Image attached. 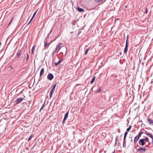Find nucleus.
<instances>
[{
    "label": "nucleus",
    "instance_id": "1",
    "mask_svg": "<svg viewBox=\"0 0 153 153\" xmlns=\"http://www.w3.org/2000/svg\"><path fill=\"white\" fill-rule=\"evenodd\" d=\"M146 148L144 147H141L137 149V152L140 153H143L146 152Z\"/></svg>",
    "mask_w": 153,
    "mask_h": 153
},
{
    "label": "nucleus",
    "instance_id": "2",
    "mask_svg": "<svg viewBox=\"0 0 153 153\" xmlns=\"http://www.w3.org/2000/svg\"><path fill=\"white\" fill-rule=\"evenodd\" d=\"M128 35L127 36V39L126 41V44L124 50V53H126L127 52L128 49Z\"/></svg>",
    "mask_w": 153,
    "mask_h": 153
},
{
    "label": "nucleus",
    "instance_id": "3",
    "mask_svg": "<svg viewBox=\"0 0 153 153\" xmlns=\"http://www.w3.org/2000/svg\"><path fill=\"white\" fill-rule=\"evenodd\" d=\"M54 77L53 74L51 73H49L47 76L48 79L49 80H51Z\"/></svg>",
    "mask_w": 153,
    "mask_h": 153
},
{
    "label": "nucleus",
    "instance_id": "4",
    "mask_svg": "<svg viewBox=\"0 0 153 153\" xmlns=\"http://www.w3.org/2000/svg\"><path fill=\"white\" fill-rule=\"evenodd\" d=\"M139 144L141 146H143L145 144L144 140V139H140L138 142Z\"/></svg>",
    "mask_w": 153,
    "mask_h": 153
},
{
    "label": "nucleus",
    "instance_id": "5",
    "mask_svg": "<svg viewBox=\"0 0 153 153\" xmlns=\"http://www.w3.org/2000/svg\"><path fill=\"white\" fill-rule=\"evenodd\" d=\"M55 40H52L50 43H47V40L46 39H45L44 41V47L45 48L48 47L49 45L51 44V42H52L53 41H54Z\"/></svg>",
    "mask_w": 153,
    "mask_h": 153
},
{
    "label": "nucleus",
    "instance_id": "6",
    "mask_svg": "<svg viewBox=\"0 0 153 153\" xmlns=\"http://www.w3.org/2000/svg\"><path fill=\"white\" fill-rule=\"evenodd\" d=\"M22 86V84L20 85V90H21V92H20V95H21V97H23V95H23L22 94L23 93V91H24L25 89V87H23L22 88H21V87Z\"/></svg>",
    "mask_w": 153,
    "mask_h": 153
},
{
    "label": "nucleus",
    "instance_id": "7",
    "mask_svg": "<svg viewBox=\"0 0 153 153\" xmlns=\"http://www.w3.org/2000/svg\"><path fill=\"white\" fill-rule=\"evenodd\" d=\"M38 10H37L34 13L33 15V16L32 17V18H31V19H30V21H29V22L28 23V25H29L30 23V22H31L32 21V20L33 19V18L35 16Z\"/></svg>",
    "mask_w": 153,
    "mask_h": 153
},
{
    "label": "nucleus",
    "instance_id": "8",
    "mask_svg": "<svg viewBox=\"0 0 153 153\" xmlns=\"http://www.w3.org/2000/svg\"><path fill=\"white\" fill-rule=\"evenodd\" d=\"M56 48V49H57L58 50H60L61 48V44L60 43H59L58 44Z\"/></svg>",
    "mask_w": 153,
    "mask_h": 153
},
{
    "label": "nucleus",
    "instance_id": "9",
    "mask_svg": "<svg viewBox=\"0 0 153 153\" xmlns=\"http://www.w3.org/2000/svg\"><path fill=\"white\" fill-rule=\"evenodd\" d=\"M44 68H42L41 70L40 73V77L44 74Z\"/></svg>",
    "mask_w": 153,
    "mask_h": 153
},
{
    "label": "nucleus",
    "instance_id": "10",
    "mask_svg": "<svg viewBox=\"0 0 153 153\" xmlns=\"http://www.w3.org/2000/svg\"><path fill=\"white\" fill-rule=\"evenodd\" d=\"M140 138L136 136L134 138V144H135L137 142V141Z\"/></svg>",
    "mask_w": 153,
    "mask_h": 153
},
{
    "label": "nucleus",
    "instance_id": "11",
    "mask_svg": "<svg viewBox=\"0 0 153 153\" xmlns=\"http://www.w3.org/2000/svg\"><path fill=\"white\" fill-rule=\"evenodd\" d=\"M147 120L148 121L149 124H152L153 122V120L150 119V118L147 119Z\"/></svg>",
    "mask_w": 153,
    "mask_h": 153
},
{
    "label": "nucleus",
    "instance_id": "12",
    "mask_svg": "<svg viewBox=\"0 0 153 153\" xmlns=\"http://www.w3.org/2000/svg\"><path fill=\"white\" fill-rule=\"evenodd\" d=\"M54 90H55V89H54L52 88L51 90V91H50V98H51V97L52 95L53 94L54 92Z\"/></svg>",
    "mask_w": 153,
    "mask_h": 153
},
{
    "label": "nucleus",
    "instance_id": "13",
    "mask_svg": "<svg viewBox=\"0 0 153 153\" xmlns=\"http://www.w3.org/2000/svg\"><path fill=\"white\" fill-rule=\"evenodd\" d=\"M77 10L79 12H84V10L83 9L80 8L79 7L77 8Z\"/></svg>",
    "mask_w": 153,
    "mask_h": 153
},
{
    "label": "nucleus",
    "instance_id": "14",
    "mask_svg": "<svg viewBox=\"0 0 153 153\" xmlns=\"http://www.w3.org/2000/svg\"><path fill=\"white\" fill-rule=\"evenodd\" d=\"M63 59L62 58V59L61 60H59V61H58V62H54V64H55V65L56 66H57V65L60 64L61 62L63 60Z\"/></svg>",
    "mask_w": 153,
    "mask_h": 153
},
{
    "label": "nucleus",
    "instance_id": "15",
    "mask_svg": "<svg viewBox=\"0 0 153 153\" xmlns=\"http://www.w3.org/2000/svg\"><path fill=\"white\" fill-rule=\"evenodd\" d=\"M69 111H68L65 114L64 119L66 120L67 118L68 115Z\"/></svg>",
    "mask_w": 153,
    "mask_h": 153
},
{
    "label": "nucleus",
    "instance_id": "16",
    "mask_svg": "<svg viewBox=\"0 0 153 153\" xmlns=\"http://www.w3.org/2000/svg\"><path fill=\"white\" fill-rule=\"evenodd\" d=\"M147 135L149 136L152 139H153V136L152 133H149L147 134Z\"/></svg>",
    "mask_w": 153,
    "mask_h": 153
},
{
    "label": "nucleus",
    "instance_id": "17",
    "mask_svg": "<svg viewBox=\"0 0 153 153\" xmlns=\"http://www.w3.org/2000/svg\"><path fill=\"white\" fill-rule=\"evenodd\" d=\"M128 134V132L127 131H126L124 134V139L123 140H126V136Z\"/></svg>",
    "mask_w": 153,
    "mask_h": 153
},
{
    "label": "nucleus",
    "instance_id": "18",
    "mask_svg": "<svg viewBox=\"0 0 153 153\" xmlns=\"http://www.w3.org/2000/svg\"><path fill=\"white\" fill-rule=\"evenodd\" d=\"M77 20H74V21H73L72 22H71V23L72 25H75L77 23Z\"/></svg>",
    "mask_w": 153,
    "mask_h": 153
},
{
    "label": "nucleus",
    "instance_id": "19",
    "mask_svg": "<svg viewBox=\"0 0 153 153\" xmlns=\"http://www.w3.org/2000/svg\"><path fill=\"white\" fill-rule=\"evenodd\" d=\"M95 78L96 76H94L93 77L92 80L90 82L91 84H92L94 82V81L95 80Z\"/></svg>",
    "mask_w": 153,
    "mask_h": 153
},
{
    "label": "nucleus",
    "instance_id": "20",
    "mask_svg": "<svg viewBox=\"0 0 153 153\" xmlns=\"http://www.w3.org/2000/svg\"><path fill=\"white\" fill-rule=\"evenodd\" d=\"M25 97L24 95H23L22 97H20V103L23 100Z\"/></svg>",
    "mask_w": 153,
    "mask_h": 153
},
{
    "label": "nucleus",
    "instance_id": "21",
    "mask_svg": "<svg viewBox=\"0 0 153 153\" xmlns=\"http://www.w3.org/2000/svg\"><path fill=\"white\" fill-rule=\"evenodd\" d=\"M118 136H117L116 137V138H115V144L114 145V146H116V144H117V142L118 140Z\"/></svg>",
    "mask_w": 153,
    "mask_h": 153
},
{
    "label": "nucleus",
    "instance_id": "22",
    "mask_svg": "<svg viewBox=\"0 0 153 153\" xmlns=\"http://www.w3.org/2000/svg\"><path fill=\"white\" fill-rule=\"evenodd\" d=\"M123 147L124 148H126V143L125 140H123Z\"/></svg>",
    "mask_w": 153,
    "mask_h": 153
},
{
    "label": "nucleus",
    "instance_id": "23",
    "mask_svg": "<svg viewBox=\"0 0 153 153\" xmlns=\"http://www.w3.org/2000/svg\"><path fill=\"white\" fill-rule=\"evenodd\" d=\"M143 133V131H141V132H140L138 134V137H139V138H140V136H141V135Z\"/></svg>",
    "mask_w": 153,
    "mask_h": 153
},
{
    "label": "nucleus",
    "instance_id": "24",
    "mask_svg": "<svg viewBox=\"0 0 153 153\" xmlns=\"http://www.w3.org/2000/svg\"><path fill=\"white\" fill-rule=\"evenodd\" d=\"M33 137V135L32 134L28 138V141H29L32 138V137Z\"/></svg>",
    "mask_w": 153,
    "mask_h": 153
},
{
    "label": "nucleus",
    "instance_id": "25",
    "mask_svg": "<svg viewBox=\"0 0 153 153\" xmlns=\"http://www.w3.org/2000/svg\"><path fill=\"white\" fill-rule=\"evenodd\" d=\"M144 141H146L147 142H148L149 141V139L147 137H146L145 139H144Z\"/></svg>",
    "mask_w": 153,
    "mask_h": 153
},
{
    "label": "nucleus",
    "instance_id": "26",
    "mask_svg": "<svg viewBox=\"0 0 153 153\" xmlns=\"http://www.w3.org/2000/svg\"><path fill=\"white\" fill-rule=\"evenodd\" d=\"M90 50V48H88L86 50L85 52V54L86 55L88 52V51Z\"/></svg>",
    "mask_w": 153,
    "mask_h": 153
},
{
    "label": "nucleus",
    "instance_id": "27",
    "mask_svg": "<svg viewBox=\"0 0 153 153\" xmlns=\"http://www.w3.org/2000/svg\"><path fill=\"white\" fill-rule=\"evenodd\" d=\"M131 126H129V127L127 129L126 131H127L128 132L130 130V129L131 128Z\"/></svg>",
    "mask_w": 153,
    "mask_h": 153
},
{
    "label": "nucleus",
    "instance_id": "28",
    "mask_svg": "<svg viewBox=\"0 0 153 153\" xmlns=\"http://www.w3.org/2000/svg\"><path fill=\"white\" fill-rule=\"evenodd\" d=\"M95 8L94 7H92V8H90V7H89L88 8V10H89V11H90L91 10H93Z\"/></svg>",
    "mask_w": 153,
    "mask_h": 153
},
{
    "label": "nucleus",
    "instance_id": "29",
    "mask_svg": "<svg viewBox=\"0 0 153 153\" xmlns=\"http://www.w3.org/2000/svg\"><path fill=\"white\" fill-rule=\"evenodd\" d=\"M35 47V46H34L31 49V53L32 54H33V50L34 49V48Z\"/></svg>",
    "mask_w": 153,
    "mask_h": 153
},
{
    "label": "nucleus",
    "instance_id": "30",
    "mask_svg": "<svg viewBox=\"0 0 153 153\" xmlns=\"http://www.w3.org/2000/svg\"><path fill=\"white\" fill-rule=\"evenodd\" d=\"M101 91V89L100 88L98 89V90L97 91V92L100 93Z\"/></svg>",
    "mask_w": 153,
    "mask_h": 153
},
{
    "label": "nucleus",
    "instance_id": "31",
    "mask_svg": "<svg viewBox=\"0 0 153 153\" xmlns=\"http://www.w3.org/2000/svg\"><path fill=\"white\" fill-rule=\"evenodd\" d=\"M29 58V55L27 53V57L26 58V61H27L28 59Z\"/></svg>",
    "mask_w": 153,
    "mask_h": 153
},
{
    "label": "nucleus",
    "instance_id": "32",
    "mask_svg": "<svg viewBox=\"0 0 153 153\" xmlns=\"http://www.w3.org/2000/svg\"><path fill=\"white\" fill-rule=\"evenodd\" d=\"M56 85V83L54 85H53L52 89H55Z\"/></svg>",
    "mask_w": 153,
    "mask_h": 153
},
{
    "label": "nucleus",
    "instance_id": "33",
    "mask_svg": "<svg viewBox=\"0 0 153 153\" xmlns=\"http://www.w3.org/2000/svg\"><path fill=\"white\" fill-rule=\"evenodd\" d=\"M81 30H79V31H78V35H79L82 32Z\"/></svg>",
    "mask_w": 153,
    "mask_h": 153
},
{
    "label": "nucleus",
    "instance_id": "34",
    "mask_svg": "<svg viewBox=\"0 0 153 153\" xmlns=\"http://www.w3.org/2000/svg\"><path fill=\"white\" fill-rule=\"evenodd\" d=\"M19 103V98H17V100L16 101V103Z\"/></svg>",
    "mask_w": 153,
    "mask_h": 153
},
{
    "label": "nucleus",
    "instance_id": "35",
    "mask_svg": "<svg viewBox=\"0 0 153 153\" xmlns=\"http://www.w3.org/2000/svg\"><path fill=\"white\" fill-rule=\"evenodd\" d=\"M45 106V103H44V104H43V105H42V107H41V109H40V111H41V110L42 109V108L44 107V106Z\"/></svg>",
    "mask_w": 153,
    "mask_h": 153
},
{
    "label": "nucleus",
    "instance_id": "36",
    "mask_svg": "<svg viewBox=\"0 0 153 153\" xmlns=\"http://www.w3.org/2000/svg\"><path fill=\"white\" fill-rule=\"evenodd\" d=\"M103 0H95L96 2H99L102 1Z\"/></svg>",
    "mask_w": 153,
    "mask_h": 153
},
{
    "label": "nucleus",
    "instance_id": "37",
    "mask_svg": "<svg viewBox=\"0 0 153 153\" xmlns=\"http://www.w3.org/2000/svg\"><path fill=\"white\" fill-rule=\"evenodd\" d=\"M147 7H146V8H145V13L146 14L147 13H148V11L147 10Z\"/></svg>",
    "mask_w": 153,
    "mask_h": 153
},
{
    "label": "nucleus",
    "instance_id": "38",
    "mask_svg": "<svg viewBox=\"0 0 153 153\" xmlns=\"http://www.w3.org/2000/svg\"><path fill=\"white\" fill-rule=\"evenodd\" d=\"M144 131H145V132H143V133L146 134L147 135V133H149V132H148L147 131H146V130H144Z\"/></svg>",
    "mask_w": 153,
    "mask_h": 153
},
{
    "label": "nucleus",
    "instance_id": "39",
    "mask_svg": "<svg viewBox=\"0 0 153 153\" xmlns=\"http://www.w3.org/2000/svg\"><path fill=\"white\" fill-rule=\"evenodd\" d=\"M112 76L113 77L115 78H116L117 77V76L115 75H112Z\"/></svg>",
    "mask_w": 153,
    "mask_h": 153
},
{
    "label": "nucleus",
    "instance_id": "40",
    "mask_svg": "<svg viewBox=\"0 0 153 153\" xmlns=\"http://www.w3.org/2000/svg\"><path fill=\"white\" fill-rule=\"evenodd\" d=\"M13 19V18H12L11 19V20H10V22H9V24H8V25H9L10 24V23H11V22H12V21Z\"/></svg>",
    "mask_w": 153,
    "mask_h": 153
},
{
    "label": "nucleus",
    "instance_id": "41",
    "mask_svg": "<svg viewBox=\"0 0 153 153\" xmlns=\"http://www.w3.org/2000/svg\"><path fill=\"white\" fill-rule=\"evenodd\" d=\"M56 53H55V52H53L52 53V56H53V55H54Z\"/></svg>",
    "mask_w": 153,
    "mask_h": 153
},
{
    "label": "nucleus",
    "instance_id": "42",
    "mask_svg": "<svg viewBox=\"0 0 153 153\" xmlns=\"http://www.w3.org/2000/svg\"><path fill=\"white\" fill-rule=\"evenodd\" d=\"M57 50V49H56V48L54 50L53 52L56 53V52Z\"/></svg>",
    "mask_w": 153,
    "mask_h": 153
},
{
    "label": "nucleus",
    "instance_id": "43",
    "mask_svg": "<svg viewBox=\"0 0 153 153\" xmlns=\"http://www.w3.org/2000/svg\"><path fill=\"white\" fill-rule=\"evenodd\" d=\"M66 120L65 119H63V122H62V123L63 124L65 123V120Z\"/></svg>",
    "mask_w": 153,
    "mask_h": 153
},
{
    "label": "nucleus",
    "instance_id": "44",
    "mask_svg": "<svg viewBox=\"0 0 153 153\" xmlns=\"http://www.w3.org/2000/svg\"><path fill=\"white\" fill-rule=\"evenodd\" d=\"M17 55L18 56H19V53L18 52L17 53Z\"/></svg>",
    "mask_w": 153,
    "mask_h": 153
},
{
    "label": "nucleus",
    "instance_id": "45",
    "mask_svg": "<svg viewBox=\"0 0 153 153\" xmlns=\"http://www.w3.org/2000/svg\"><path fill=\"white\" fill-rule=\"evenodd\" d=\"M53 30V28H52L51 30H50V33H51V32H52V30Z\"/></svg>",
    "mask_w": 153,
    "mask_h": 153
},
{
    "label": "nucleus",
    "instance_id": "46",
    "mask_svg": "<svg viewBox=\"0 0 153 153\" xmlns=\"http://www.w3.org/2000/svg\"><path fill=\"white\" fill-rule=\"evenodd\" d=\"M49 37V36H47L46 38H45V39H46L47 40V39Z\"/></svg>",
    "mask_w": 153,
    "mask_h": 153
},
{
    "label": "nucleus",
    "instance_id": "47",
    "mask_svg": "<svg viewBox=\"0 0 153 153\" xmlns=\"http://www.w3.org/2000/svg\"><path fill=\"white\" fill-rule=\"evenodd\" d=\"M24 137H21V140H22V139H24Z\"/></svg>",
    "mask_w": 153,
    "mask_h": 153
},
{
    "label": "nucleus",
    "instance_id": "48",
    "mask_svg": "<svg viewBox=\"0 0 153 153\" xmlns=\"http://www.w3.org/2000/svg\"><path fill=\"white\" fill-rule=\"evenodd\" d=\"M149 128H150V129H151V128H145V129H149Z\"/></svg>",
    "mask_w": 153,
    "mask_h": 153
},
{
    "label": "nucleus",
    "instance_id": "49",
    "mask_svg": "<svg viewBox=\"0 0 153 153\" xmlns=\"http://www.w3.org/2000/svg\"><path fill=\"white\" fill-rule=\"evenodd\" d=\"M50 33H49L48 34V36H49V35H50Z\"/></svg>",
    "mask_w": 153,
    "mask_h": 153
},
{
    "label": "nucleus",
    "instance_id": "50",
    "mask_svg": "<svg viewBox=\"0 0 153 153\" xmlns=\"http://www.w3.org/2000/svg\"><path fill=\"white\" fill-rule=\"evenodd\" d=\"M1 45V43L0 42V45Z\"/></svg>",
    "mask_w": 153,
    "mask_h": 153
},
{
    "label": "nucleus",
    "instance_id": "51",
    "mask_svg": "<svg viewBox=\"0 0 153 153\" xmlns=\"http://www.w3.org/2000/svg\"><path fill=\"white\" fill-rule=\"evenodd\" d=\"M127 6H125V8H126Z\"/></svg>",
    "mask_w": 153,
    "mask_h": 153
},
{
    "label": "nucleus",
    "instance_id": "52",
    "mask_svg": "<svg viewBox=\"0 0 153 153\" xmlns=\"http://www.w3.org/2000/svg\"><path fill=\"white\" fill-rule=\"evenodd\" d=\"M152 142H153V139H152Z\"/></svg>",
    "mask_w": 153,
    "mask_h": 153
},
{
    "label": "nucleus",
    "instance_id": "53",
    "mask_svg": "<svg viewBox=\"0 0 153 153\" xmlns=\"http://www.w3.org/2000/svg\"><path fill=\"white\" fill-rule=\"evenodd\" d=\"M93 88H91V90H92V89H93Z\"/></svg>",
    "mask_w": 153,
    "mask_h": 153
},
{
    "label": "nucleus",
    "instance_id": "54",
    "mask_svg": "<svg viewBox=\"0 0 153 153\" xmlns=\"http://www.w3.org/2000/svg\"><path fill=\"white\" fill-rule=\"evenodd\" d=\"M35 146H36V144H35V145L34 146H34V147H35Z\"/></svg>",
    "mask_w": 153,
    "mask_h": 153
},
{
    "label": "nucleus",
    "instance_id": "55",
    "mask_svg": "<svg viewBox=\"0 0 153 153\" xmlns=\"http://www.w3.org/2000/svg\"><path fill=\"white\" fill-rule=\"evenodd\" d=\"M120 54H121V53H120Z\"/></svg>",
    "mask_w": 153,
    "mask_h": 153
},
{
    "label": "nucleus",
    "instance_id": "56",
    "mask_svg": "<svg viewBox=\"0 0 153 153\" xmlns=\"http://www.w3.org/2000/svg\"><path fill=\"white\" fill-rule=\"evenodd\" d=\"M19 78H21V77H20V76Z\"/></svg>",
    "mask_w": 153,
    "mask_h": 153
},
{
    "label": "nucleus",
    "instance_id": "57",
    "mask_svg": "<svg viewBox=\"0 0 153 153\" xmlns=\"http://www.w3.org/2000/svg\"><path fill=\"white\" fill-rule=\"evenodd\" d=\"M23 144V143H22V145Z\"/></svg>",
    "mask_w": 153,
    "mask_h": 153
},
{
    "label": "nucleus",
    "instance_id": "58",
    "mask_svg": "<svg viewBox=\"0 0 153 153\" xmlns=\"http://www.w3.org/2000/svg\"><path fill=\"white\" fill-rule=\"evenodd\" d=\"M20 153H23V152H21Z\"/></svg>",
    "mask_w": 153,
    "mask_h": 153
},
{
    "label": "nucleus",
    "instance_id": "59",
    "mask_svg": "<svg viewBox=\"0 0 153 153\" xmlns=\"http://www.w3.org/2000/svg\"><path fill=\"white\" fill-rule=\"evenodd\" d=\"M19 54L20 55V53H19Z\"/></svg>",
    "mask_w": 153,
    "mask_h": 153
}]
</instances>
